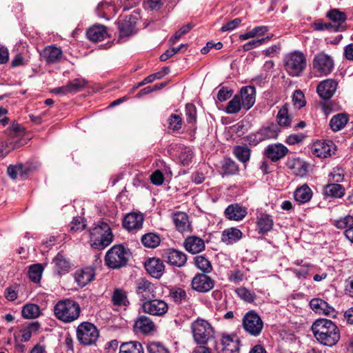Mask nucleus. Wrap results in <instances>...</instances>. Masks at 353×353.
<instances>
[{
  "label": "nucleus",
  "instance_id": "21",
  "mask_svg": "<svg viewBox=\"0 0 353 353\" xmlns=\"http://www.w3.org/2000/svg\"><path fill=\"white\" fill-rule=\"evenodd\" d=\"M145 268L148 273L156 279L161 278L165 270L163 261L157 258L148 259L145 263Z\"/></svg>",
  "mask_w": 353,
  "mask_h": 353
},
{
  "label": "nucleus",
  "instance_id": "45",
  "mask_svg": "<svg viewBox=\"0 0 353 353\" xmlns=\"http://www.w3.org/2000/svg\"><path fill=\"white\" fill-rule=\"evenodd\" d=\"M40 328V325L37 322L29 324L27 327L21 330V339L23 341H28L30 339L32 334L36 333Z\"/></svg>",
  "mask_w": 353,
  "mask_h": 353
},
{
  "label": "nucleus",
  "instance_id": "42",
  "mask_svg": "<svg viewBox=\"0 0 353 353\" xmlns=\"http://www.w3.org/2000/svg\"><path fill=\"white\" fill-rule=\"evenodd\" d=\"M141 242L145 247L154 248L160 244L161 239L157 234L150 232L142 236Z\"/></svg>",
  "mask_w": 353,
  "mask_h": 353
},
{
  "label": "nucleus",
  "instance_id": "1",
  "mask_svg": "<svg viewBox=\"0 0 353 353\" xmlns=\"http://www.w3.org/2000/svg\"><path fill=\"white\" fill-rule=\"evenodd\" d=\"M312 331L315 339L322 345L332 347L340 340L339 327L332 321L319 319L312 325Z\"/></svg>",
  "mask_w": 353,
  "mask_h": 353
},
{
  "label": "nucleus",
  "instance_id": "15",
  "mask_svg": "<svg viewBox=\"0 0 353 353\" xmlns=\"http://www.w3.org/2000/svg\"><path fill=\"white\" fill-rule=\"evenodd\" d=\"M310 306L315 313L320 315H325L330 317L336 316L337 312L334 308L321 299H312L310 302Z\"/></svg>",
  "mask_w": 353,
  "mask_h": 353
},
{
  "label": "nucleus",
  "instance_id": "16",
  "mask_svg": "<svg viewBox=\"0 0 353 353\" xmlns=\"http://www.w3.org/2000/svg\"><path fill=\"white\" fill-rule=\"evenodd\" d=\"M335 146L332 141H317L313 143L312 153L319 158H327L334 153Z\"/></svg>",
  "mask_w": 353,
  "mask_h": 353
},
{
  "label": "nucleus",
  "instance_id": "14",
  "mask_svg": "<svg viewBox=\"0 0 353 353\" xmlns=\"http://www.w3.org/2000/svg\"><path fill=\"white\" fill-rule=\"evenodd\" d=\"M144 221L143 214L141 212H130L123 220V226L129 232H135L143 227Z\"/></svg>",
  "mask_w": 353,
  "mask_h": 353
},
{
  "label": "nucleus",
  "instance_id": "24",
  "mask_svg": "<svg viewBox=\"0 0 353 353\" xmlns=\"http://www.w3.org/2000/svg\"><path fill=\"white\" fill-rule=\"evenodd\" d=\"M166 261L172 265L176 267L183 266L187 261L186 254L176 250H169L165 254Z\"/></svg>",
  "mask_w": 353,
  "mask_h": 353
},
{
  "label": "nucleus",
  "instance_id": "36",
  "mask_svg": "<svg viewBox=\"0 0 353 353\" xmlns=\"http://www.w3.org/2000/svg\"><path fill=\"white\" fill-rule=\"evenodd\" d=\"M323 194L327 196L340 198L345 194V188L339 183H329L323 187Z\"/></svg>",
  "mask_w": 353,
  "mask_h": 353
},
{
  "label": "nucleus",
  "instance_id": "52",
  "mask_svg": "<svg viewBox=\"0 0 353 353\" xmlns=\"http://www.w3.org/2000/svg\"><path fill=\"white\" fill-rule=\"evenodd\" d=\"M170 296L176 303H181L187 299V293L182 288L172 289L170 292Z\"/></svg>",
  "mask_w": 353,
  "mask_h": 353
},
{
  "label": "nucleus",
  "instance_id": "40",
  "mask_svg": "<svg viewBox=\"0 0 353 353\" xmlns=\"http://www.w3.org/2000/svg\"><path fill=\"white\" fill-rule=\"evenodd\" d=\"M194 265L203 274H209L213 270L210 261L202 255L194 257Z\"/></svg>",
  "mask_w": 353,
  "mask_h": 353
},
{
  "label": "nucleus",
  "instance_id": "32",
  "mask_svg": "<svg viewBox=\"0 0 353 353\" xmlns=\"http://www.w3.org/2000/svg\"><path fill=\"white\" fill-rule=\"evenodd\" d=\"M312 196V191L307 185H303L297 188L294 192V197L299 203H305L310 201Z\"/></svg>",
  "mask_w": 353,
  "mask_h": 353
},
{
  "label": "nucleus",
  "instance_id": "56",
  "mask_svg": "<svg viewBox=\"0 0 353 353\" xmlns=\"http://www.w3.org/2000/svg\"><path fill=\"white\" fill-rule=\"evenodd\" d=\"M85 228V223L83 221V218L81 216L74 217L70 223V231L76 232L81 231Z\"/></svg>",
  "mask_w": 353,
  "mask_h": 353
},
{
  "label": "nucleus",
  "instance_id": "20",
  "mask_svg": "<svg viewBox=\"0 0 353 353\" xmlns=\"http://www.w3.org/2000/svg\"><path fill=\"white\" fill-rule=\"evenodd\" d=\"M172 221L179 232H190L192 231L189 216L185 212L179 211L173 213Z\"/></svg>",
  "mask_w": 353,
  "mask_h": 353
},
{
  "label": "nucleus",
  "instance_id": "62",
  "mask_svg": "<svg viewBox=\"0 0 353 353\" xmlns=\"http://www.w3.org/2000/svg\"><path fill=\"white\" fill-rule=\"evenodd\" d=\"M244 279V274L243 273L239 270H236L233 271H230L228 274V280L230 282L234 283H239L241 281H242Z\"/></svg>",
  "mask_w": 353,
  "mask_h": 353
},
{
  "label": "nucleus",
  "instance_id": "10",
  "mask_svg": "<svg viewBox=\"0 0 353 353\" xmlns=\"http://www.w3.org/2000/svg\"><path fill=\"white\" fill-rule=\"evenodd\" d=\"M312 66L313 69L320 76H327L330 74L334 69V59L330 55L321 52L314 55L312 61Z\"/></svg>",
  "mask_w": 353,
  "mask_h": 353
},
{
  "label": "nucleus",
  "instance_id": "59",
  "mask_svg": "<svg viewBox=\"0 0 353 353\" xmlns=\"http://www.w3.org/2000/svg\"><path fill=\"white\" fill-rule=\"evenodd\" d=\"M233 94V90L228 87H222L217 93V100L223 102L230 99Z\"/></svg>",
  "mask_w": 353,
  "mask_h": 353
},
{
  "label": "nucleus",
  "instance_id": "35",
  "mask_svg": "<svg viewBox=\"0 0 353 353\" xmlns=\"http://www.w3.org/2000/svg\"><path fill=\"white\" fill-rule=\"evenodd\" d=\"M279 132L278 127L272 123L267 127L261 128L256 134L259 141L265 139H276Z\"/></svg>",
  "mask_w": 353,
  "mask_h": 353
},
{
  "label": "nucleus",
  "instance_id": "34",
  "mask_svg": "<svg viewBox=\"0 0 353 353\" xmlns=\"http://www.w3.org/2000/svg\"><path fill=\"white\" fill-rule=\"evenodd\" d=\"M118 28L121 37H129L134 33L135 24L131 22L130 18L126 17L118 21Z\"/></svg>",
  "mask_w": 353,
  "mask_h": 353
},
{
  "label": "nucleus",
  "instance_id": "8",
  "mask_svg": "<svg viewBox=\"0 0 353 353\" xmlns=\"http://www.w3.org/2000/svg\"><path fill=\"white\" fill-rule=\"evenodd\" d=\"M242 325L245 332L251 336H257L262 332L263 322L257 313L250 311L243 316Z\"/></svg>",
  "mask_w": 353,
  "mask_h": 353
},
{
  "label": "nucleus",
  "instance_id": "63",
  "mask_svg": "<svg viewBox=\"0 0 353 353\" xmlns=\"http://www.w3.org/2000/svg\"><path fill=\"white\" fill-rule=\"evenodd\" d=\"M150 180L154 185H160L164 181V176L160 170H157L151 174Z\"/></svg>",
  "mask_w": 353,
  "mask_h": 353
},
{
  "label": "nucleus",
  "instance_id": "19",
  "mask_svg": "<svg viewBox=\"0 0 353 353\" xmlns=\"http://www.w3.org/2000/svg\"><path fill=\"white\" fill-rule=\"evenodd\" d=\"M40 54L47 63L53 64L61 60L63 51L60 48L51 45L45 47Z\"/></svg>",
  "mask_w": 353,
  "mask_h": 353
},
{
  "label": "nucleus",
  "instance_id": "47",
  "mask_svg": "<svg viewBox=\"0 0 353 353\" xmlns=\"http://www.w3.org/2000/svg\"><path fill=\"white\" fill-rule=\"evenodd\" d=\"M87 85V81L82 78L75 79L67 83L70 94L81 91Z\"/></svg>",
  "mask_w": 353,
  "mask_h": 353
},
{
  "label": "nucleus",
  "instance_id": "27",
  "mask_svg": "<svg viewBox=\"0 0 353 353\" xmlns=\"http://www.w3.org/2000/svg\"><path fill=\"white\" fill-rule=\"evenodd\" d=\"M287 165L296 176L302 177L307 173V164L299 158L289 159Z\"/></svg>",
  "mask_w": 353,
  "mask_h": 353
},
{
  "label": "nucleus",
  "instance_id": "2",
  "mask_svg": "<svg viewBox=\"0 0 353 353\" xmlns=\"http://www.w3.org/2000/svg\"><path fill=\"white\" fill-rule=\"evenodd\" d=\"M112 239L111 228L107 223L99 221L90 230V243L94 249H104L112 243Z\"/></svg>",
  "mask_w": 353,
  "mask_h": 353
},
{
  "label": "nucleus",
  "instance_id": "31",
  "mask_svg": "<svg viewBox=\"0 0 353 353\" xmlns=\"http://www.w3.org/2000/svg\"><path fill=\"white\" fill-rule=\"evenodd\" d=\"M242 232L235 228H230L223 231L221 240L227 245H231L242 238Z\"/></svg>",
  "mask_w": 353,
  "mask_h": 353
},
{
  "label": "nucleus",
  "instance_id": "61",
  "mask_svg": "<svg viewBox=\"0 0 353 353\" xmlns=\"http://www.w3.org/2000/svg\"><path fill=\"white\" fill-rule=\"evenodd\" d=\"M182 120L180 116L172 114L168 120V128L172 130H177L181 127Z\"/></svg>",
  "mask_w": 353,
  "mask_h": 353
},
{
  "label": "nucleus",
  "instance_id": "49",
  "mask_svg": "<svg viewBox=\"0 0 353 353\" xmlns=\"http://www.w3.org/2000/svg\"><path fill=\"white\" fill-rule=\"evenodd\" d=\"M292 121V117L289 112H278L276 122L280 127L288 128Z\"/></svg>",
  "mask_w": 353,
  "mask_h": 353
},
{
  "label": "nucleus",
  "instance_id": "51",
  "mask_svg": "<svg viewBox=\"0 0 353 353\" xmlns=\"http://www.w3.org/2000/svg\"><path fill=\"white\" fill-rule=\"evenodd\" d=\"M292 102L294 108L301 109L305 105L306 101L303 92L300 90L294 91L292 96Z\"/></svg>",
  "mask_w": 353,
  "mask_h": 353
},
{
  "label": "nucleus",
  "instance_id": "13",
  "mask_svg": "<svg viewBox=\"0 0 353 353\" xmlns=\"http://www.w3.org/2000/svg\"><path fill=\"white\" fill-rule=\"evenodd\" d=\"M157 288L148 280L141 278L136 281L137 294L141 296L142 301L155 298Z\"/></svg>",
  "mask_w": 353,
  "mask_h": 353
},
{
  "label": "nucleus",
  "instance_id": "53",
  "mask_svg": "<svg viewBox=\"0 0 353 353\" xmlns=\"http://www.w3.org/2000/svg\"><path fill=\"white\" fill-rule=\"evenodd\" d=\"M237 295L245 301L252 303L254 301L255 294L248 290L245 288H240L236 290Z\"/></svg>",
  "mask_w": 353,
  "mask_h": 353
},
{
  "label": "nucleus",
  "instance_id": "22",
  "mask_svg": "<svg viewBox=\"0 0 353 353\" xmlns=\"http://www.w3.org/2000/svg\"><path fill=\"white\" fill-rule=\"evenodd\" d=\"M247 208L238 204L234 203L228 205L225 210V216L232 221H239L242 220L247 215Z\"/></svg>",
  "mask_w": 353,
  "mask_h": 353
},
{
  "label": "nucleus",
  "instance_id": "9",
  "mask_svg": "<svg viewBox=\"0 0 353 353\" xmlns=\"http://www.w3.org/2000/svg\"><path fill=\"white\" fill-rule=\"evenodd\" d=\"M77 336L81 343L90 345L97 341L99 336V332L94 324L83 322L78 326Z\"/></svg>",
  "mask_w": 353,
  "mask_h": 353
},
{
  "label": "nucleus",
  "instance_id": "28",
  "mask_svg": "<svg viewBox=\"0 0 353 353\" xmlns=\"http://www.w3.org/2000/svg\"><path fill=\"white\" fill-rule=\"evenodd\" d=\"M94 270L90 268L79 270L74 273V279L81 287L86 285L94 279Z\"/></svg>",
  "mask_w": 353,
  "mask_h": 353
},
{
  "label": "nucleus",
  "instance_id": "41",
  "mask_svg": "<svg viewBox=\"0 0 353 353\" xmlns=\"http://www.w3.org/2000/svg\"><path fill=\"white\" fill-rule=\"evenodd\" d=\"M233 153L236 158L242 163H246L250 160V150L247 145H237L233 149Z\"/></svg>",
  "mask_w": 353,
  "mask_h": 353
},
{
  "label": "nucleus",
  "instance_id": "18",
  "mask_svg": "<svg viewBox=\"0 0 353 353\" xmlns=\"http://www.w3.org/2000/svg\"><path fill=\"white\" fill-rule=\"evenodd\" d=\"M221 353H239L240 340L235 335H223L221 339Z\"/></svg>",
  "mask_w": 353,
  "mask_h": 353
},
{
  "label": "nucleus",
  "instance_id": "33",
  "mask_svg": "<svg viewBox=\"0 0 353 353\" xmlns=\"http://www.w3.org/2000/svg\"><path fill=\"white\" fill-rule=\"evenodd\" d=\"M112 303L114 306L127 307L130 305L127 292L120 288L115 289L112 293Z\"/></svg>",
  "mask_w": 353,
  "mask_h": 353
},
{
  "label": "nucleus",
  "instance_id": "46",
  "mask_svg": "<svg viewBox=\"0 0 353 353\" xmlns=\"http://www.w3.org/2000/svg\"><path fill=\"white\" fill-rule=\"evenodd\" d=\"M334 225L338 229L344 230V231H347L350 228H353V216L350 215H347L344 217H341L337 220H335Z\"/></svg>",
  "mask_w": 353,
  "mask_h": 353
},
{
  "label": "nucleus",
  "instance_id": "3",
  "mask_svg": "<svg viewBox=\"0 0 353 353\" xmlns=\"http://www.w3.org/2000/svg\"><path fill=\"white\" fill-rule=\"evenodd\" d=\"M81 313L79 304L70 299L58 301L54 307V316L63 323H71L77 320Z\"/></svg>",
  "mask_w": 353,
  "mask_h": 353
},
{
  "label": "nucleus",
  "instance_id": "25",
  "mask_svg": "<svg viewBox=\"0 0 353 353\" xmlns=\"http://www.w3.org/2000/svg\"><path fill=\"white\" fill-rule=\"evenodd\" d=\"M185 250L192 254H197L204 250L205 243L202 239L191 236L187 237L183 243Z\"/></svg>",
  "mask_w": 353,
  "mask_h": 353
},
{
  "label": "nucleus",
  "instance_id": "29",
  "mask_svg": "<svg viewBox=\"0 0 353 353\" xmlns=\"http://www.w3.org/2000/svg\"><path fill=\"white\" fill-rule=\"evenodd\" d=\"M134 327L143 334H149L154 330L155 325L150 318L141 315L136 320Z\"/></svg>",
  "mask_w": 353,
  "mask_h": 353
},
{
  "label": "nucleus",
  "instance_id": "23",
  "mask_svg": "<svg viewBox=\"0 0 353 353\" xmlns=\"http://www.w3.org/2000/svg\"><path fill=\"white\" fill-rule=\"evenodd\" d=\"M288 148L281 143L269 145L265 154L271 161L275 162L282 159L287 154Z\"/></svg>",
  "mask_w": 353,
  "mask_h": 353
},
{
  "label": "nucleus",
  "instance_id": "30",
  "mask_svg": "<svg viewBox=\"0 0 353 353\" xmlns=\"http://www.w3.org/2000/svg\"><path fill=\"white\" fill-rule=\"evenodd\" d=\"M256 223L259 232L261 234L270 231L274 225L271 216L263 213L257 216Z\"/></svg>",
  "mask_w": 353,
  "mask_h": 353
},
{
  "label": "nucleus",
  "instance_id": "43",
  "mask_svg": "<svg viewBox=\"0 0 353 353\" xmlns=\"http://www.w3.org/2000/svg\"><path fill=\"white\" fill-rule=\"evenodd\" d=\"M22 316L25 319H30L37 318L40 314V309L38 305L32 303L26 304L22 310Z\"/></svg>",
  "mask_w": 353,
  "mask_h": 353
},
{
  "label": "nucleus",
  "instance_id": "48",
  "mask_svg": "<svg viewBox=\"0 0 353 353\" xmlns=\"http://www.w3.org/2000/svg\"><path fill=\"white\" fill-rule=\"evenodd\" d=\"M327 17L334 23H337L338 26L343 23L346 20V15L344 12L339 11L337 9H332L330 10Z\"/></svg>",
  "mask_w": 353,
  "mask_h": 353
},
{
  "label": "nucleus",
  "instance_id": "26",
  "mask_svg": "<svg viewBox=\"0 0 353 353\" xmlns=\"http://www.w3.org/2000/svg\"><path fill=\"white\" fill-rule=\"evenodd\" d=\"M87 37L93 42H98L108 37L106 28L103 25H94L87 30Z\"/></svg>",
  "mask_w": 353,
  "mask_h": 353
},
{
  "label": "nucleus",
  "instance_id": "57",
  "mask_svg": "<svg viewBox=\"0 0 353 353\" xmlns=\"http://www.w3.org/2000/svg\"><path fill=\"white\" fill-rule=\"evenodd\" d=\"M164 76H165V73L163 72H158L152 74L148 76L147 77H145V79H143L141 81L137 83V85L136 88H139V87L143 86L145 84L152 83L156 79H162Z\"/></svg>",
  "mask_w": 353,
  "mask_h": 353
},
{
  "label": "nucleus",
  "instance_id": "11",
  "mask_svg": "<svg viewBox=\"0 0 353 353\" xmlns=\"http://www.w3.org/2000/svg\"><path fill=\"white\" fill-rule=\"evenodd\" d=\"M141 308L145 314L163 316L168 312L169 306L164 300L151 298L142 302Z\"/></svg>",
  "mask_w": 353,
  "mask_h": 353
},
{
  "label": "nucleus",
  "instance_id": "39",
  "mask_svg": "<svg viewBox=\"0 0 353 353\" xmlns=\"http://www.w3.org/2000/svg\"><path fill=\"white\" fill-rule=\"evenodd\" d=\"M144 350L141 343L129 341L123 343L119 347V353H143Z\"/></svg>",
  "mask_w": 353,
  "mask_h": 353
},
{
  "label": "nucleus",
  "instance_id": "6",
  "mask_svg": "<svg viewBox=\"0 0 353 353\" xmlns=\"http://www.w3.org/2000/svg\"><path fill=\"white\" fill-rule=\"evenodd\" d=\"M284 65L287 72L290 76H299L306 67L305 57L301 52H291L285 57Z\"/></svg>",
  "mask_w": 353,
  "mask_h": 353
},
{
  "label": "nucleus",
  "instance_id": "37",
  "mask_svg": "<svg viewBox=\"0 0 353 353\" xmlns=\"http://www.w3.org/2000/svg\"><path fill=\"white\" fill-rule=\"evenodd\" d=\"M348 117L345 113L334 115L330 121V126L332 131L337 132L342 130L347 123Z\"/></svg>",
  "mask_w": 353,
  "mask_h": 353
},
{
  "label": "nucleus",
  "instance_id": "4",
  "mask_svg": "<svg viewBox=\"0 0 353 353\" xmlns=\"http://www.w3.org/2000/svg\"><path fill=\"white\" fill-rule=\"evenodd\" d=\"M256 101V90L254 86L247 85L241 88L239 93L236 94L228 103L226 110H248Z\"/></svg>",
  "mask_w": 353,
  "mask_h": 353
},
{
  "label": "nucleus",
  "instance_id": "17",
  "mask_svg": "<svg viewBox=\"0 0 353 353\" xmlns=\"http://www.w3.org/2000/svg\"><path fill=\"white\" fill-rule=\"evenodd\" d=\"M338 83L332 79H327L319 83L316 92L319 97L323 99H330L335 93Z\"/></svg>",
  "mask_w": 353,
  "mask_h": 353
},
{
  "label": "nucleus",
  "instance_id": "58",
  "mask_svg": "<svg viewBox=\"0 0 353 353\" xmlns=\"http://www.w3.org/2000/svg\"><path fill=\"white\" fill-rule=\"evenodd\" d=\"M147 350L149 353H168L167 348L159 342H152L148 345Z\"/></svg>",
  "mask_w": 353,
  "mask_h": 353
},
{
  "label": "nucleus",
  "instance_id": "54",
  "mask_svg": "<svg viewBox=\"0 0 353 353\" xmlns=\"http://www.w3.org/2000/svg\"><path fill=\"white\" fill-rule=\"evenodd\" d=\"M330 181L339 183L343 181L344 171L341 168H334L329 174Z\"/></svg>",
  "mask_w": 353,
  "mask_h": 353
},
{
  "label": "nucleus",
  "instance_id": "44",
  "mask_svg": "<svg viewBox=\"0 0 353 353\" xmlns=\"http://www.w3.org/2000/svg\"><path fill=\"white\" fill-rule=\"evenodd\" d=\"M43 271V268L41 264L37 263L32 265L30 266L28 271L30 279L34 283L39 282Z\"/></svg>",
  "mask_w": 353,
  "mask_h": 353
},
{
  "label": "nucleus",
  "instance_id": "50",
  "mask_svg": "<svg viewBox=\"0 0 353 353\" xmlns=\"http://www.w3.org/2000/svg\"><path fill=\"white\" fill-rule=\"evenodd\" d=\"M221 168L225 174H236L239 171L238 165L230 159L223 161Z\"/></svg>",
  "mask_w": 353,
  "mask_h": 353
},
{
  "label": "nucleus",
  "instance_id": "64",
  "mask_svg": "<svg viewBox=\"0 0 353 353\" xmlns=\"http://www.w3.org/2000/svg\"><path fill=\"white\" fill-rule=\"evenodd\" d=\"M241 21L242 20L240 18H236L223 25L221 30L222 32L232 30L238 27Z\"/></svg>",
  "mask_w": 353,
  "mask_h": 353
},
{
  "label": "nucleus",
  "instance_id": "38",
  "mask_svg": "<svg viewBox=\"0 0 353 353\" xmlns=\"http://www.w3.org/2000/svg\"><path fill=\"white\" fill-rule=\"evenodd\" d=\"M53 262L54 263V270L58 274H65L68 272L70 268V262L61 253H58L57 254Z\"/></svg>",
  "mask_w": 353,
  "mask_h": 353
},
{
  "label": "nucleus",
  "instance_id": "7",
  "mask_svg": "<svg viewBox=\"0 0 353 353\" xmlns=\"http://www.w3.org/2000/svg\"><path fill=\"white\" fill-rule=\"evenodd\" d=\"M194 341L205 345L213 337L214 330L212 325L205 320L198 319L191 325Z\"/></svg>",
  "mask_w": 353,
  "mask_h": 353
},
{
  "label": "nucleus",
  "instance_id": "55",
  "mask_svg": "<svg viewBox=\"0 0 353 353\" xmlns=\"http://www.w3.org/2000/svg\"><path fill=\"white\" fill-rule=\"evenodd\" d=\"M192 26L190 24H187L185 26H182L178 31L175 32V34L170 39L169 43L170 45L175 44L179 39L185 34L188 32Z\"/></svg>",
  "mask_w": 353,
  "mask_h": 353
},
{
  "label": "nucleus",
  "instance_id": "5",
  "mask_svg": "<svg viewBox=\"0 0 353 353\" xmlns=\"http://www.w3.org/2000/svg\"><path fill=\"white\" fill-rule=\"evenodd\" d=\"M130 256V250L121 245L112 247L105 256V265L112 269L125 266Z\"/></svg>",
  "mask_w": 353,
  "mask_h": 353
},
{
  "label": "nucleus",
  "instance_id": "60",
  "mask_svg": "<svg viewBox=\"0 0 353 353\" xmlns=\"http://www.w3.org/2000/svg\"><path fill=\"white\" fill-rule=\"evenodd\" d=\"M179 160L181 163L184 165H188L191 161L192 158V152L190 148H183L180 154H179Z\"/></svg>",
  "mask_w": 353,
  "mask_h": 353
},
{
  "label": "nucleus",
  "instance_id": "12",
  "mask_svg": "<svg viewBox=\"0 0 353 353\" xmlns=\"http://www.w3.org/2000/svg\"><path fill=\"white\" fill-rule=\"evenodd\" d=\"M214 286V281L207 274L198 273L192 279V289L196 292L205 293Z\"/></svg>",
  "mask_w": 353,
  "mask_h": 353
}]
</instances>
